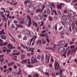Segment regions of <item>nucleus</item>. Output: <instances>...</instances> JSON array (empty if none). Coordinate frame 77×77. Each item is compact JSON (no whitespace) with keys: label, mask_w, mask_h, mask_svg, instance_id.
I'll use <instances>...</instances> for the list:
<instances>
[{"label":"nucleus","mask_w":77,"mask_h":77,"mask_svg":"<svg viewBox=\"0 0 77 77\" xmlns=\"http://www.w3.org/2000/svg\"><path fill=\"white\" fill-rule=\"evenodd\" d=\"M5 32V29H3L2 30L0 31V35H5V33L4 32Z\"/></svg>","instance_id":"obj_12"},{"label":"nucleus","mask_w":77,"mask_h":77,"mask_svg":"<svg viewBox=\"0 0 77 77\" xmlns=\"http://www.w3.org/2000/svg\"><path fill=\"white\" fill-rule=\"evenodd\" d=\"M8 44V42H4L3 45H4V46H5V45H7V44Z\"/></svg>","instance_id":"obj_53"},{"label":"nucleus","mask_w":77,"mask_h":77,"mask_svg":"<svg viewBox=\"0 0 77 77\" xmlns=\"http://www.w3.org/2000/svg\"><path fill=\"white\" fill-rule=\"evenodd\" d=\"M46 41L48 42V43H49L50 42V40L48 39V38H47L46 39Z\"/></svg>","instance_id":"obj_59"},{"label":"nucleus","mask_w":77,"mask_h":77,"mask_svg":"<svg viewBox=\"0 0 77 77\" xmlns=\"http://www.w3.org/2000/svg\"><path fill=\"white\" fill-rule=\"evenodd\" d=\"M70 48L71 49H72V48H74L75 47V46L74 45H71L70 46Z\"/></svg>","instance_id":"obj_47"},{"label":"nucleus","mask_w":77,"mask_h":77,"mask_svg":"<svg viewBox=\"0 0 77 77\" xmlns=\"http://www.w3.org/2000/svg\"><path fill=\"white\" fill-rule=\"evenodd\" d=\"M63 29V26H62L61 27H60V28L59 29V30L60 31V30H61L62 29Z\"/></svg>","instance_id":"obj_46"},{"label":"nucleus","mask_w":77,"mask_h":77,"mask_svg":"<svg viewBox=\"0 0 77 77\" xmlns=\"http://www.w3.org/2000/svg\"><path fill=\"white\" fill-rule=\"evenodd\" d=\"M68 10H64V13H65V14H68Z\"/></svg>","instance_id":"obj_50"},{"label":"nucleus","mask_w":77,"mask_h":77,"mask_svg":"<svg viewBox=\"0 0 77 77\" xmlns=\"http://www.w3.org/2000/svg\"><path fill=\"white\" fill-rule=\"evenodd\" d=\"M21 69H19V71L18 73H17L18 75H22V73H21Z\"/></svg>","instance_id":"obj_19"},{"label":"nucleus","mask_w":77,"mask_h":77,"mask_svg":"<svg viewBox=\"0 0 77 77\" xmlns=\"http://www.w3.org/2000/svg\"><path fill=\"white\" fill-rule=\"evenodd\" d=\"M46 50H53L54 51V49L52 48L51 47H48L46 48Z\"/></svg>","instance_id":"obj_28"},{"label":"nucleus","mask_w":77,"mask_h":77,"mask_svg":"<svg viewBox=\"0 0 77 77\" xmlns=\"http://www.w3.org/2000/svg\"><path fill=\"white\" fill-rule=\"evenodd\" d=\"M27 17L29 20V26H30L32 24V20H31L30 17L29 15H27Z\"/></svg>","instance_id":"obj_8"},{"label":"nucleus","mask_w":77,"mask_h":77,"mask_svg":"<svg viewBox=\"0 0 77 77\" xmlns=\"http://www.w3.org/2000/svg\"><path fill=\"white\" fill-rule=\"evenodd\" d=\"M74 15V12L72 11L69 13V15L67 16V17L68 19H70L71 17H73Z\"/></svg>","instance_id":"obj_2"},{"label":"nucleus","mask_w":77,"mask_h":77,"mask_svg":"<svg viewBox=\"0 0 77 77\" xmlns=\"http://www.w3.org/2000/svg\"><path fill=\"white\" fill-rule=\"evenodd\" d=\"M58 13L59 15H62L61 12H60V11H58Z\"/></svg>","instance_id":"obj_55"},{"label":"nucleus","mask_w":77,"mask_h":77,"mask_svg":"<svg viewBox=\"0 0 77 77\" xmlns=\"http://www.w3.org/2000/svg\"><path fill=\"white\" fill-rule=\"evenodd\" d=\"M15 63L14 62H11L10 63H8V66H12L14 65V64Z\"/></svg>","instance_id":"obj_15"},{"label":"nucleus","mask_w":77,"mask_h":77,"mask_svg":"<svg viewBox=\"0 0 77 77\" xmlns=\"http://www.w3.org/2000/svg\"><path fill=\"white\" fill-rule=\"evenodd\" d=\"M45 75H48V76H50L49 73L48 72H46L45 73Z\"/></svg>","instance_id":"obj_54"},{"label":"nucleus","mask_w":77,"mask_h":77,"mask_svg":"<svg viewBox=\"0 0 77 77\" xmlns=\"http://www.w3.org/2000/svg\"><path fill=\"white\" fill-rule=\"evenodd\" d=\"M25 4H26V6L29 7V6H30L32 3L29 1H25L24 2Z\"/></svg>","instance_id":"obj_6"},{"label":"nucleus","mask_w":77,"mask_h":77,"mask_svg":"<svg viewBox=\"0 0 77 77\" xmlns=\"http://www.w3.org/2000/svg\"><path fill=\"white\" fill-rule=\"evenodd\" d=\"M59 67H60V66H59V64H58V66H57V71L58 70V69H59Z\"/></svg>","instance_id":"obj_62"},{"label":"nucleus","mask_w":77,"mask_h":77,"mask_svg":"<svg viewBox=\"0 0 77 77\" xmlns=\"http://www.w3.org/2000/svg\"><path fill=\"white\" fill-rule=\"evenodd\" d=\"M41 24L40 25V26H44V23H43V21L41 22Z\"/></svg>","instance_id":"obj_63"},{"label":"nucleus","mask_w":77,"mask_h":77,"mask_svg":"<svg viewBox=\"0 0 77 77\" xmlns=\"http://www.w3.org/2000/svg\"><path fill=\"white\" fill-rule=\"evenodd\" d=\"M45 60H48V55L46 54L45 56Z\"/></svg>","instance_id":"obj_44"},{"label":"nucleus","mask_w":77,"mask_h":77,"mask_svg":"<svg viewBox=\"0 0 77 77\" xmlns=\"http://www.w3.org/2000/svg\"><path fill=\"white\" fill-rule=\"evenodd\" d=\"M5 60V59L3 58H1L0 60V61H1V63H2L3 62V61H4V60Z\"/></svg>","instance_id":"obj_60"},{"label":"nucleus","mask_w":77,"mask_h":77,"mask_svg":"<svg viewBox=\"0 0 77 77\" xmlns=\"http://www.w3.org/2000/svg\"><path fill=\"white\" fill-rule=\"evenodd\" d=\"M42 16H41L40 15H38V16L37 17V19L38 20H41L42 18Z\"/></svg>","instance_id":"obj_17"},{"label":"nucleus","mask_w":77,"mask_h":77,"mask_svg":"<svg viewBox=\"0 0 77 77\" xmlns=\"http://www.w3.org/2000/svg\"><path fill=\"white\" fill-rule=\"evenodd\" d=\"M30 15L31 16H33V15H34V13L33 12H31L30 13Z\"/></svg>","instance_id":"obj_58"},{"label":"nucleus","mask_w":77,"mask_h":77,"mask_svg":"<svg viewBox=\"0 0 77 77\" xmlns=\"http://www.w3.org/2000/svg\"><path fill=\"white\" fill-rule=\"evenodd\" d=\"M33 77H39V75L38 74H36L33 75Z\"/></svg>","instance_id":"obj_37"},{"label":"nucleus","mask_w":77,"mask_h":77,"mask_svg":"<svg viewBox=\"0 0 77 77\" xmlns=\"http://www.w3.org/2000/svg\"><path fill=\"white\" fill-rule=\"evenodd\" d=\"M74 21H77V15H75L73 17Z\"/></svg>","instance_id":"obj_18"},{"label":"nucleus","mask_w":77,"mask_h":77,"mask_svg":"<svg viewBox=\"0 0 77 77\" xmlns=\"http://www.w3.org/2000/svg\"><path fill=\"white\" fill-rule=\"evenodd\" d=\"M23 33L24 35H29L30 34V31L29 30H26L23 32Z\"/></svg>","instance_id":"obj_5"},{"label":"nucleus","mask_w":77,"mask_h":77,"mask_svg":"<svg viewBox=\"0 0 77 77\" xmlns=\"http://www.w3.org/2000/svg\"><path fill=\"white\" fill-rule=\"evenodd\" d=\"M17 26L18 27H20V28H22L23 27V26L21 25H17Z\"/></svg>","instance_id":"obj_34"},{"label":"nucleus","mask_w":77,"mask_h":77,"mask_svg":"<svg viewBox=\"0 0 77 77\" xmlns=\"http://www.w3.org/2000/svg\"><path fill=\"white\" fill-rule=\"evenodd\" d=\"M29 49H28L27 51H31V54L32 55H33L34 54V51L33 50H35V48H29Z\"/></svg>","instance_id":"obj_3"},{"label":"nucleus","mask_w":77,"mask_h":77,"mask_svg":"<svg viewBox=\"0 0 77 77\" xmlns=\"http://www.w3.org/2000/svg\"><path fill=\"white\" fill-rule=\"evenodd\" d=\"M64 6H65V4L63 3H61L60 5H57V8L58 9H60L62 8V7Z\"/></svg>","instance_id":"obj_4"},{"label":"nucleus","mask_w":77,"mask_h":77,"mask_svg":"<svg viewBox=\"0 0 77 77\" xmlns=\"http://www.w3.org/2000/svg\"><path fill=\"white\" fill-rule=\"evenodd\" d=\"M32 23L34 26H35V27H38V24H37V23L36 22H32Z\"/></svg>","instance_id":"obj_21"},{"label":"nucleus","mask_w":77,"mask_h":77,"mask_svg":"<svg viewBox=\"0 0 77 77\" xmlns=\"http://www.w3.org/2000/svg\"><path fill=\"white\" fill-rule=\"evenodd\" d=\"M0 37H1L2 39H4V40H5V39H6V36L5 35H1L0 36Z\"/></svg>","instance_id":"obj_11"},{"label":"nucleus","mask_w":77,"mask_h":77,"mask_svg":"<svg viewBox=\"0 0 77 77\" xmlns=\"http://www.w3.org/2000/svg\"><path fill=\"white\" fill-rule=\"evenodd\" d=\"M28 22H29V20L27 19L25 20V23H26V24H27Z\"/></svg>","instance_id":"obj_56"},{"label":"nucleus","mask_w":77,"mask_h":77,"mask_svg":"<svg viewBox=\"0 0 77 77\" xmlns=\"http://www.w3.org/2000/svg\"><path fill=\"white\" fill-rule=\"evenodd\" d=\"M65 41L64 40H61L60 42L59 43V45L60 46V45L63 46L65 44Z\"/></svg>","instance_id":"obj_9"},{"label":"nucleus","mask_w":77,"mask_h":77,"mask_svg":"<svg viewBox=\"0 0 77 77\" xmlns=\"http://www.w3.org/2000/svg\"><path fill=\"white\" fill-rule=\"evenodd\" d=\"M62 18L63 20H67V17L65 16H62Z\"/></svg>","instance_id":"obj_20"},{"label":"nucleus","mask_w":77,"mask_h":77,"mask_svg":"<svg viewBox=\"0 0 77 77\" xmlns=\"http://www.w3.org/2000/svg\"><path fill=\"white\" fill-rule=\"evenodd\" d=\"M58 64V62H57L56 63H54V67H55V69H56L57 68V65Z\"/></svg>","instance_id":"obj_22"},{"label":"nucleus","mask_w":77,"mask_h":77,"mask_svg":"<svg viewBox=\"0 0 77 77\" xmlns=\"http://www.w3.org/2000/svg\"><path fill=\"white\" fill-rule=\"evenodd\" d=\"M27 63L28 64H29V65H30L31 64V63L30 62V59H29L28 60Z\"/></svg>","instance_id":"obj_42"},{"label":"nucleus","mask_w":77,"mask_h":77,"mask_svg":"<svg viewBox=\"0 0 77 77\" xmlns=\"http://www.w3.org/2000/svg\"><path fill=\"white\" fill-rule=\"evenodd\" d=\"M17 37L18 38H21L22 36H21V35H17Z\"/></svg>","instance_id":"obj_48"},{"label":"nucleus","mask_w":77,"mask_h":77,"mask_svg":"<svg viewBox=\"0 0 77 77\" xmlns=\"http://www.w3.org/2000/svg\"><path fill=\"white\" fill-rule=\"evenodd\" d=\"M21 46L22 47H23L24 48V49H27V50H29V48H28V47H27V46H24V45H23L20 44Z\"/></svg>","instance_id":"obj_16"},{"label":"nucleus","mask_w":77,"mask_h":77,"mask_svg":"<svg viewBox=\"0 0 77 77\" xmlns=\"http://www.w3.org/2000/svg\"><path fill=\"white\" fill-rule=\"evenodd\" d=\"M11 28L12 29H15V25L14 24H12L11 26Z\"/></svg>","instance_id":"obj_43"},{"label":"nucleus","mask_w":77,"mask_h":77,"mask_svg":"<svg viewBox=\"0 0 77 77\" xmlns=\"http://www.w3.org/2000/svg\"><path fill=\"white\" fill-rule=\"evenodd\" d=\"M23 39L24 40H27V36H24L23 38Z\"/></svg>","instance_id":"obj_51"},{"label":"nucleus","mask_w":77,"mask_h":77,"mask_svg":"<svg viewBox=\"0 0 77 77\" xmlns=\"http://www.w3.org/2000/svg\"><path fill=\"white\" fill-rule=\"evenodd\" d=\"M52 12H54L55 15H57V12L55 10H53L52 11Z\"/></svg>","instance_id":"obj_29"},{"label":"nucleus","mask_w":77,"mask_h":77,"mask_svg":"<svg viewBox=\"0 0 77 77\" xmlns=\"http://www.w3.org/2000/svg\"><path fill=\"white\" fill-rule=\"evenodd\" d=\"M10 46H11V47H12V46H13V45H11V44H9L8 45H7V47H10Z\"/></svg>","instance_id":"obj_57"},{"label":"nucleus","mask_w":77,"mask_h":77,"mask_svg":"<svg viewBox=\"0 0 77 77\" xmlns=\"http://www.w3.org/2000/svg\"><path fill=\"white\" fill-rule=\"evenodd\" d=\"M39 8H40L39 9H38L36 10V12H40V10H41V9L39 7Z\"/></svg>","instance_id":"obj_52"},{"label":"nucleus","mask_w":77,"mask_h":77,"mask_svg":"<svg viewBox=\"0 0 77 77\" xmlns=\"http://www.w3.org/2000/svg\"><path fill=\"white\" fill-rule=\"evenodd\" d=\"M42 41L43 44H46V41H45V38H42Z\"/></svg>","instance_id":"obj_14"},{"label":"nucleus","mask_w":77,"mask_h":77,"mask_svg":"<svg viewBox=\"0 0 77 77\" xmlns=\"http://www.w3.org/2000/svg\"><path fill=\"white\" fill-rule=\"evenodd\" d=\"M14 56V58L13 57V59H14V60H17V56Z\"/></svg>","instance_id":"obj_49"},{"label":"nucleus","mask_w":77,"mask_h":77,"mask_svg":"<svg viewBox=\"0 0 77 77\" xmlns=\"http://www.w3.org/2000/svg\"><path fill=\"white\" fill-rule=\"evenodd\" d=\"M59 45L54 44L53 47V48H58Z\"/></svg>","instance_id":"obj_23"},{"label":"nucleus","mask_w":77,"mask_h":77,"mask_svg":"<svg viewBox=\"0 0 77 77\" xmlns=\"http://www.w3.org/2000/svg\"><path fill=\"white\" fill-rule=\"evenodd\" d=\"M76 50H77L76 48H75L74 49H72V52L73 53H75L76 52Z\"/></svg>","instance_id":"obj_24"},{"label":"nucleus","mask_w":77,"mask_h":77,"mask_svg":"<svg viewBox=\"0 0 77 77\" xmlns=\"http://www.w3.org/2000/svg\"><path fill=\"white\" fill-rule=\"evenodd\" d=\"M9 49H13L14 48H15V47L14 46H11L9 48Z\"/></svg>","instance_id":"obj_41"},{"label":"nucleus","mask_w":77,"mask_h":77,"mask_svg":"<svg viewBox=\"0 0 77 77\" xmlns=\"http://www.w3.org/2000/svg\"><path fill=\"white\" fill-rule=\"evenodd\" d=\"M72 30H74V27H75V24L74 23L72 24Z\"/></svg>","instance_id":"obj_35"},{"label":"nucleus","mask_w":77,"mask_h":77,"mask_svg":"<svg viewBox=\"0 0 77 77\" xmlns=\"http://www.w3.org/2000/svg\"><path fill=\"white\" fill-rule=\"evenodd\" d=\"M45 4L43 5V6L42 5H40L38 6V8H40V9H41V10L39 11V12H42V11L44 10V9L45 8Z\"/></svg>","instance_id":"obj_7"},{"label":"nucleus","mask_w":77,"mask_h":77,"mask_svg":"<svg viewBox=\"0 0 77 77\" xmlns=\"http://www.w3.org/2000/svg\"><path fill=\"white\" fill-rule=\"evenodd\" d=\"M35 59L36 58L34 57H33L31 58V61L32 63H35Z\"/></svg>","instance_id":"obj_10"},{"label":"nucleus","mask_w":77,"mask_h":77,"mask_svg":"<svg viewBox=\"0 0 77 77\" xmlns=\"http://www.w3.org/2000/svg\"><path fill=\"white\" fill-rule=\"evenodd\" d=\"M42 60L41 62H44V55H42L41 57Z\"/></svg>","instance_id":"obj_26"},{"label":"nucleus","mask_w":77,"mask_h":77,"mask_svg":"<svg viewBox=\"0 0 77 77\" xmlns=\"http://www.w3.org/2000/svg\"><path fill=\"white\" fill-rule=\"evenodd\" d=\"M59 49H60L61 50H62V51H63V47H60V48H59Z\"/></svg>","instance_id":"obj_45"},{"label":"nucleus","mask_w":77,"mask_h":77,"mask_svg":"<svg viewBox=\"0 0 77 77\" xmlns=\"http://www.w3.org/2000/svg\"><path fill=\"white\" fill-rule=\"evenodd\" d=\"M60 74H62V72H63V69H60Z\"/></svg>","instance_id":"obj_38"},{"label":"nucleus","mask_w":77,"mask_h":77,"mask_svg":"<svg viewBox=\"0 0 77 77\" xmlns=\"http://www.w3.org/2000/svg\"><path fill=\"white\" fill-rule=\"evenodd\" d=\"M46 6H48L50 5V2H46Z\"/></svg>","instance_id":"obj_36"},{"label":"nucleus","mask_w":77,"mask_h":77,"mask_svg":"<svg viewBox=\"0 0 77 77\" xmlns=\"http://www.w3.org/2000/svg\"><path fill=\"white\" fill-rule=\"evenodd\" d=\"M47 12L48 14H50V10L49 9H48L47 10Z\"/></svg>","instance_id":"obj_61"},{"label":"nucleus","mask_w":77,"mask_h":77,"mask_svg":"<svg viewBox=\"0 0 77 77\" xmlns=\"http://www.w3.org/2000/svg\"><path fill=\"white\" fill-rule=\"evenodd\" d=\"M20 52H18V53H12V54L14 56V55H20Z\"/></svg>","instance_id":"obj_30"},{"label":"nucleus","mask_w":77,"mask_h":77,"mask_svg":"<svg viewBox=\"0 0 77 77\" xmlns=\"http://www.w3.org/2000/svg\"><path fill=\"white\" fill-rule=\"evenodd\" d=\"M37 44H39L41 45V44H42V42L41 41V40H40L37 41Z\"/></svg>","instance_id":"obj_25"},{"label":"nucleus","mask_w":77,"mask_h":77,"mask_svg":"<svg viewBox=\"0 0 77 77\" xmlns=\"http://www.w3.org/2000/svg\"><path fill=\"white\" fill-rule=\"evenodd\" d=\"M27 59H26L23 60L22 61H21V63H26L27 64Z\"/></svg>","instance_id":"obj_13"},{"label":"nucleus","mask_w":77,"mask_h":77,"mask_svg":"<svg viewBox=\"0 0 77 77\" xmlns=\"http://www.w3.org/2000/svg\"><path fill=\"white\" fill-rule=\"evenodd\" d=\"M50 55H49L48 59L47 61V63H49V62H50Z\"/></svg>","instance_id":"obj_31"},{"label":"nucleus","mask_w":77,"mask_h":77,"mask_svg":"<svg viewBox=\"0 0 77 77\" xmlns=\"http://www.w3.org/2000/svg\"><path fill=\"white\" fill-rule=\"evenodd\" d=\"M72 51V50L71 49H70L69 51H68V53H67V56H69V54L70 53H71V52Z\"/></svg>","instance_id":"obj_33"},{"label":"nucleus","mask_w":77,"mask_h":77,"mask_svg":"<svg viewBox=\"0 0 77 77\" xmlns=\"http://www.w3.org/2000/svg\"><path fill=\"white\" fill-rule=\"evenodd\" d=\"M63 51H62V50L59 48L58 50V53H60L62 52Z\"/></svg>","instance_id":"obj_40"},{"label":"nucleus","mask_w":77,"mask_h":77,"mask_svg":"<svg viewBox=\"0 0 77 77\" xmlns=\"http://www.w3.org/2000/svg\"><path fill=\"white\" fill-rule=\"evenodd\" d=\"M33 32H30V34H29V36L30 37H32V36H33Z\"/></svg>","instance_id":"obj_27"},{"label":"nucleus","mask_w":77,"mask_h":77,"mask_svg":"<svg viewBox=\"0 0 77 77\" xmlns=\"http://www.w3.org/2000/svg\"><path fill=\"white\" fill-rule=\"evenodd\" d=\"M65 33V32L64 31H62L60 32V35H63Z\"/></svg>","instance_id":"obj_39"},{"label":"nucleus","mask_w":77,"mask_h":77,"mask_svg":"<svg viewBox=\"0 0 77 77\" xmlns=\"http://www.w3.org/2000/svg\"><path fill=\"white\" fill-rule=\"evenodd\" d=\"M29 10H26L27 13H30V11H33L34 12V11L36 10V7L33 6H30L29 8Z\"/></svg>","instance_id":"obj_1"},{"label":"nucleus","mask_w":77,"mask_h":77,"mask_svg":"<svg viewBox=\"0 0 77 77\" xmlns=\"http://www.w3.org/2000/svg\"><path fill=\"white\" fill-rule=\"evenodd\" d=\"M40 36H42V37H44V36H46V34H41Z\"/></svg>","instance_id":"obj_32"},{"label":"nucleus","mask_w":77,"mask_h":77,"mask_svg":"<svg viewBox=\"0 0 77 77\" xmlns=\"http://www.w3.org/2000/svg\"><path fill=\"white\" fill-rule=\"evenodd\" d=\"M7 53H9V52H11V51H12L11 50L7 49Z\"/></svg>","instance_id":"obj_64"}]
</instances>
